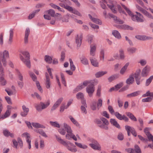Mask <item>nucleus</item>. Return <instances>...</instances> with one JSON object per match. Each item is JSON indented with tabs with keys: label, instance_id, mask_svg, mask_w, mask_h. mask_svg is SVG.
Wrapping results in <instances>:
<instances>
[{
	"label": "nucleus",
	"instance_id": "obj_56",
	"mask_svg": "<svg viewBox=\"0 0 153 153\" xmlns=\"http://www.w3.org/2000/svg\"><path fill=\"white\" fill-rule=\"evenodd\" d=\"M94 36L93 35L88 36H87V41L88 43L91 44L92 42Z\"/></svg>",
	"mask_w": 153,
	"mask_h": 153
},
{
	"label": "nucleus",
	"instance_id": "obj_42",
	"mask_svg": "<svg viewBox=\"0 0 153 153\" xmlns=\"http://www.w3.org/2000/svg\"><path fill=\"white\" fill-rule=\"evenodd\" d=\"M22 136L25 138L26 141L27 140H30V136L29 133L27 132H25L22 135Z\"/></svg>",
	"mask_w": 153,
	"mask_h": 153
},
{
	"label": "nucleus",
	"instance_id": "obj_1",
	"mask_svg": "<svg viewBox=\"0 0 153 153\" xmlns=\"http://www.w3.org/2000/svg\"><path fill=\"white\" fill-rule=\"evenodd\" d=\"M122 6L129 15L131 16V19L133 21H136L137 22H143L144 21V18L141 13L137 12H135L137 15H134L130 9L124 5L122 4Z\"/></svg>",
	"mask_w": 153,
	"mask_h": 153
},
{
	"label": "nucleus",
	"instance_id": "obj_18",
	"mask_svg": "<svg viewBox=\"0 0 153 153\" xmlns=\"http://www.w3.org/2000/svg\"><path fill=\"white\" fill-rule=\"evenodd\" d=\"M14 34V29H11L9 30V38L8 40V43L11 44L13 42V38Z\"/></svg>",
	"mask_w": 153,
	"mask_h": 153
},
{
	"label": "nucleus",
	"instance_id": "obj_26",
	"mask_svg": "<svg viewBox=\"0 0 153 153\" xmlns=\"http://www.w3.org/2000/svg\"><path fill=\"white\" fill-rule=\"evenodd\" d=\"M134 75L130 76L129 78H128L126 81V82L128 84H132L134 81Z\"/></svg>",
	"mask_w": 153,
	"mask_h": 153
},
{
	"label": "nucleus",
	"instance_id": "obj_21",
	"mask_svg": "<svg viewBox=\"0 0 153 153\" xmlns=\"http://www.w3.org/2000/svg\"><path fill=\"white\" fill-rule=\"evenodd\" d=\"M110 122L111 124L113 126H115L118 129H120L121 128L120 125L115 119L112 118L111 119Z\"/></svg>",
	"mask_w": 153,
	"mask_h": 153
},
{
	"label": "nucleus",
	"instance_id": "obj_30",
	"mask_svg": "<svg viewBox=\"0 0 153 153\" xmlns=\"http://www.w3.org/2000/svg\"><path fill=\"white\" fill-rule=\"evenodd\" d=\"M112 34L116 38L118 39H120L121 36L120 33L119 32L116 30H113L112 32Z\"/></svg>",
	"mask_w": 153,
	"mask_h": 153
},
{
	"label": "nucleus",
	"instance_id": "obj_20",
	"mask_svg": "<svg viewBox=\"0 0 153 153\" xmlns=\"http://www.w3.org/2000/svg\"><path fill=\"white\" fill-rule=\"evenodd\" d=\"M90 60L93 66L95 67H98L99 66V62L96 58L93 57H90Z\"/></svg>",
	"mask_w": 153,
	"mask_h": 153
},
{
	"label": "nucleus",
	"instance_id": "obj_13",
	"mask_svg": "<svg viewBox=\"0 0 153 153\" xmlns=\"http://www.w3.org/2000/svg\"><path fill=\"white\" fill-rule=\"evenodd\" d=\"M150 71V67L148 66H146L142 70L141 74L143 76H146L149 74Z\"/></svg>",
	"mask_w": 153,
	"mask_h": 153
},
{
	"label": "nucleus",
	"instance_id": "obj_3",
	"mask_svg": "<svg viewBox=\"0 0 153 153\" xmlns=\"http://www.w3.org/2000/svg\"><path fill=\"white\" fill-rule=\"evenodd\" d=\"M95 87L93 84L91 83L86 88V91L90 97H91L94 91Z\"/></svg>",
	"mask_w": 153,
	"mask_h": 153
},
{
	"label": "nucleus",
	"instance_id": "obj_59",
	"mask_svg": "<svg viewBox=\"0 0 153 153\" xmlns=\"http://www.w3.org/2000/svg\"><path fill=\"white\" fill-rule=\"evenodd\" d=\"M58 132L62 135H65L66 134L65 129L63 128H60L58 130Z\"/></svg>",
	"mask_w": 153,
	"mask_h": 153
},
{
	"label": "nucleus",
	"instance_id": "obj_33",
	"mask_svg": "<svg viewBox=\"0 0 153 153\" xmlns=\"http://www.w3.org/2000/svg\"><path fill=\"white\" fill-rule=\"evenodd\" d=\"M97 102L96 101H94L92 102L91 105V109L93 110H96L97 108Z\"/></svg>",
	"mask_w": 153,
	"mask_h": 153
},
{
	"label": "nucleus",
	"instance_id": "obj_51",
	"mask_svg": "<svg viewBox=\"0 0 153 153\" xmlns=\"http://www.w3.org/2000/svg\"><path fill=\"white\" fill-rule=\"evenodd\" d=\"M29 74L33 80L34 81H36V80L37 79V77L35 74L33 73L30 72H29Z\"/></svg>",
	"mask_w": 153,
	"mask_h": 153
},
{
	"label": "nucleus",
	"instance_id": "obj_63",
	"mask_svg": "<svg viewBox=\"0 0 153 153\" xmlns=\"http://www.w3.org/2000/svg\"><path fill=\"white\" fill-rule=\"evenodd\" d=\"M17 74L18 79L19 80H20L19 81H23V77L22 74L19 72H18Z\"/></svg>",
	"mask_w": 153,
	"mask_h": 153
},
{
	"label": "nucleus",
	"instance_id": "obj_36",
	"mask_svg": "<svg viewBox=\"0 0 153 153\" xmlns=\"http://www.w3.org/2000/svg\"><path fill=\"white\" fill-rule=\"evenodd\" d=\"M105 52L103 49H101L100 51V60L104 61V60Z\"/></svg>",
	"mask_w": 153,
	"mask_h": 153
},
{
	"label": "nucleus",
	"instance_id": "obj_43",
	"mask_svg": "<svg viewBox=\"0 0 153 153\" xmlns=\"http://www.w3.org/2000/svg\"><path fill=\"white\" fill-rule=\"evenodd\" d=\"M60 75L62 82L63 83V84L65 86H66V84L65 80V78L64 75L62 73H60Z\"/></svg>",
	"mask_w": 153,
	"mask_h": 153
},
{
	"label": "nucleus",
	"instance_id": "obj_7",
	"mask_svg": "<svg viewBox=\"0 0 153 153\" xmlns=\"http://www.w3.org/2000/svg\"><path fill=\"white\" fill-rule=\"evenodd\" d=\"M108 2L110 4H107L108 7L114 13H116L117 12V9L115 7L116 2L111 0H108Z\"/></svg>",
	"mask_w": 153,
	"mask_h": 153
},
{
	"label": "nucleus",
	"instance_id": "obj_60",
	"mask_svg": "<svg viewBox=\"0 0 153 153\" xmlns=\"http://www.w3.org/2000/svg\"><path fill=\"white\" fill-rule=\"evenodd\" d=\"M123 85V82H120L118 84H117L115 86L116 88V91H117L119 89L122 87Z\"/></svg>",
	"mask_w": 153,
	"mask_h": 153
},
{
	"label": "nucleus",
	"instance_id": "obj_37",
	"mask_svg": "<svg viewBox=\"0 0 153 153\" xmlns=\"http://www.w3.org/2000/svg\"><path fill=\"white\" fill-rule=\"evenodd\" d=\"M75 144L79 148H82L83 149H86L87 148L88 146H87L85 145H82L81 143H78L77 142H75Z\"/></svg>",
	"mask_w": 153,
	"mask_h": 153
},
{
	"label": "nucleus",
	"instance_id": "obj_31",
	"mask_svg": "<svg viewBox=\"0 0 153 153\" xmlns=\"http://www.w3.org/2000/svg\"><path fill=\"white\" fill-rule=\"evenodd\" d=\"M126 114L131 120H133L135 121L137 120L136 118L130 112H126Z\"/></svg>",
	"mask_w": 153,
	"mask_h": 153
},
{
	"label": "nucleus",
	"instance_id": "obj_25",
	"mask_svg": "<svg viewBox=\"0 0 153 153\" xmlns=\"http://www.w3.org/2000/svg\"><path fill=\"white\" fill-rule=\"evenodd\" d=\"M107 73V72L106 71H99L95 74V76L96 78H99L102 76Z\"/></svg>",
	"mask_w": 153,
	"mask_h": 153
},
{
	"label": "nucleus",
	"instance_id": "obj_45",
	"mask_svg": "<svg viewBox=\"0 0 153 153\" xmlns=\"http://www.w3.org/2000/svg\"><path fill=\"white\" fill-rule=\"evenodd\" d=\"M122 28L125 30H132L133 29V27L126 25H122Z\"/></svg>",
	"mask_w": 153,
	"mask_h": 153
},
{
	"label": "nucleus",
	"instance_id": "obj_44",
	"mask_svg": "<svg viewBox=\"0 0 153 153\" xmlns=\"http://www.w3.org/2000/svg\"><path fill=\"white\" fill-rule=\"evenodd\" d=\"M81 62L84 65L88 64V60L85 57L82 58L81 60Z\"/></svg>",
	"mask_w": 153,
	"mask_h": 153
},
{
	"label": "nucleus",
	"instance_id": "obj_8",
	"mask_svg": "<svg viewBox=\"0 0 153 153\" xmlns=\"http://www.w3.org/2000/svg\"><path fill=\"white\" fill-rule=\"evenodd\" d=\"M69 144L71 146L73 147H75L74 146L73 144L71 143L69 141L66 142L65 144H64V146L66 147L69 150L72 152H75L77 151V150L76 148H72L71 147L68 145Z\"/></svg>",
	"mask_w": 153,
	"mask_h": 153
},
{
	"label": "nucleus",
	"instance_id": "obj_48",
	"mask_svg": "<svg viewBox=\"0 0 153 153\" xmlns=\"http://www.w3.org/2000/svg\"><path fill=\"white\" fill-rule=\"evenodd\" d=\"M130 129V132L132 134V135L135 137H136L137 136V133L134 129V128L130 127V128H129Z\"/></svg>",
	"mask_w": 153,
	"mask_h": 153
},
{
	"label": "nucleus",
	"instance_id": "obj_14",
	"mask_svg": "<svg viewBox=\"0 0 153 153\" xmlns=\"http://www.w3.org/2000/svg\"><path fill=\"white\" fill-rule=\"evenodd\" d=\"M88 16L90 19L94 23L100 25L102 24L101 21L99 19L93 17L90 14H89Z\"/></svg>",
	"mask_w": 153,
	"mask_h": 153
},
{
	"label": "nucleus",
	"instance_id": "obj_24",
	"mask_svg": "<svg viewBox=\"0 0 153 153\" xmlns=\"http://www.w3.org/2000/svg\"><path fill=\"white\" fill-rule=\"evenodd\" d=\"M31 125L34 127L36 128H45V127L42 125L37 123H32Z\"/></svg>",
	"mask_w": 153,
	"mask_h": 153
},
{
	"label": "nucleus",
	"instance_id": "obj_15",
	"mask_svg": "<svg viewBox=\"0 0 153 153\" xmlns=\"http://www.w3.org/2000/svg\"><path fill=\"white\" fill-rule=\"evenodd\" d=\"M30 33V29L29 28H26L24 42L25 44H27L28 42V36Z\"/></svg>",
	"mask_w": 153,
	"mask_h": 153
},
{
	"label": "nucleus",
	"instance_id": "obj_62",
	"mask_svg": "<svg viewBox=\"0 0 153 153\" xmlns=\"http://www.w3.org/2000/svg\"><path fill=\"white\" fill-rule=\"evenodd\" d=\"M10 133V132L7 129H4L3 131V134L6 137H8Z\"/></svg>",
	"mask_w": 153,
	"mask_h": 153
},
{
	"label": "nucleus",
	"instance_id": "obj_55",
	"mask_svg": "<svg viewBox=\"0 0 153 153\" xmlns=\"http://www.w3.org/2000/svg\"><path fill=\"white\" fill-rule=\"evenodd\" d=\"M120 56L121 59H124L125 57L124 51L122 49H120L119 51Z\"/></svg>",
	"mask_w": 153,
	"mask_h": 153
},
{
	"label": "nucleus",
	"instance_id": "obj_28",
	"mask_svg": "<svg viewBox=\"0 0 153 153\" xmlns=\"http://www.w3.org/2000/svg\"><path fill=\"white\" fill-rule=\"evenodd\" d=\"M50 101L48 100L47 102L44 103L42 102H40V105L41 106L42 109H44L46 108L50 105Z\"/></svg>",
	"mask_w": 153,
	"mask_h": 153
},
{
	"label": "nucleus",
	"instance_id": "obj_2",
	"mask_svg": "<svg viewBox=\"0 0 153 153\" xmlns=\"http://www.w3.org/2000/svg\"><path fill=\"white\" fill-rule=\"evenodd\" d=\"M21 53L25 56L26 59H25L23 56L20 54L21 60L26 65L27 67L30 68V55L29 53L26 51H22Z\"/></svg>",
	"mask_w": 153,
	"mask_h": 153
},
{
	"label": "nucleus",
	"instance_id": "obj_64",
	"mask_svg": "<svg viewBox=\"0 0 153 153\" xmlns=\"http://www.w3.org/2000/svg\"><path fill=\"white\" fill-rule=\"evenodd\" d=\"M118 139L120 140H122L123 139L124 136L121 133H119L117 137Z\"/></svg>",
	"mask_w": 153,
	"mask_h": 153
},
{
	"label": "nucleus",
	"instance_id": "obj_58",
	"mask_svg": "<svg viewBox=\"0 0 153 153\" xmlns=\"http://www.w3.org/2000/svg\"><path fill=\"white\" fill-rule=\"evenodd\" d=\"M126 151L128 153H136L134 149L131 148L126 149Z\"/></svg>",
	"mask_w": 153,
	"mask_h": 153
},
{
	"label": "nucleus",
	"instance_id": "obj_5",
	"mask_svg": "<svg viewBox=\"0 0 153 153\" xmlns=\"http://www.w3.org/2000/svg\"><path fill=\"white\" fill-rule=\"evenodd\" d=\"M101 120L103 123L101 125H98V126L106 130L108 129V125L109 124L108 121L105 118L103 117H101L100 118Z\"/></svg>",
	"mask_w": 153,
	"mask_h": 153
},
{
	"label": "nucleus",
	"instance_id": "obj_19",
	"mask_svg": "<svg viewBox=\"0 0 153 153\" xmlns=\"http://www.w3.org/2000/svg\"><path fill=\"white\" fill-rule=\"evenodd\" d=\"M140 93L141 91H137L127 94L126 97H127L129 98L135 97L140 95Z\"/></svg>",
	"mask_w": 153,
	"mask_h": 153
},
{
	"label": "nucleus",
	"instance_id": "obj_27",
	"mask_svg": "<svg viewBox=\"0 0 153 153\" xmlns=\"http://www.w3.org/2000/svg\"><path fill=\"white\" fill-rule=\"evenodd\" d=\"M69 118L74 124L76 126L80 128V125L78 123V122L76 120H75L71 116H69Z\"/></svg>",
	"mask_w": 153,
	"mask_h": 153
},
{
	"label": "nucleus",
	"instance_id": "obj_29",
	"mask_svg": "<svg viewBox=\"0 0 153 153\" xmlns=\"http://www.w3.org/2000/svg\"><path fill=\"white\" fill-rule=\"evenodd\" d=\"M55 136L56 139V140L59 143L62 144L63 145H64V144H65L66 143V142L62 139L59 136L55 135Z\"/></svg>",
	"mask_w": 153,
	"mask_h": 153
},
{
	"label": "nucleus",
	"instance_id": "obj_54",
	"mask_svg": "<svg viewBox=\"0 0 153 153\" xmlns=\"http://www.w3.org/2000/svg\"><path fill=\"white\" fill-rule=\"evenodd\" d=\"M134 150L136 153H141V152L140 148L137 145H135L134 146Z\"/></svg>",
	"mask_w": 153,
	"mask_h": 153
},
{
	"label": "nucleus",
	"instance_id": "obj_40",
	"mask_svg": "<svg viewBox=\"0 0 153 153\" xmlns=\"http://www.w3.org/2000/svg\"><path fill=\"white\" fill-rule=\"evenodd\" d=\"M114 114L116 117L120 120H123V115H122L121 114H120L118 112H116L114 113Z\"/></svg>",
	"mask_w": 153,
	"mask_h": 153
},
{
	"label": "nucleus",
	"instance_id": "obj_23",
	"mask_svg": "<svg viewBox=\"0 0 153 153\" xmlns=\"http://www.w3.org/2000/svg\"><path fill=\"white\" fill-rule=\"evenodd\" d=\"M129 65V63L128 62L125 64L124 66L121 69L120 73L121 75H123L126 72L128 66Z\"/></svg>",
	"mask_w": 153,
	"mask_h": 153
},
{
	"label": "nucleus",
	"instance_id": "obj_9",
	"mask_svg": "<svg viewBox=\"0 0 153 153\" xmlns=\"http://www.w3.org/2000/svg\"><path fill=\"white\" fill-rule=\"evenodd\" d=\"M135 38L138 40L143 41L152 39V37L145 35H137L135 36Z\"/></svg>",
	"mask_w": 153,
	"mask_h": 153
},
{
	"label": "nucleus",
	"instance_id": "obj_6",
	"mask_svg": "<svg viewBox=\"0 0 153 153\" xmlns=\"http://www.w3.org/2000/svg\"><path fill=\"white\" fill-rule=\"evenodd\" d=\"M3 56L2 57L1 56L0 60L1 62H2L3 65L5 66L6 65V59L9 58V52L8 51L5 50L3 52Z\"/></svg>",
	"mask_w": 153,
	"mask_h": 153
},
{
	"label": "nucleus",
	"instance_id": "obj_61",
	"mask_svg": "<svg viewBox=\"0 0 153 153\" xmlns=\"http://www.w3.org/2000/svg\"><path fill=\"white\" fill-rule=\"evenodd\" d=\"M117 77V76L116 75H114L112 76L109 77L108 78V79L109 82H111L113 80H114L115 79H116Z\"/></svg>",
	"mask_w": 153,
	"mask_h": 153
},
{
	"label": "nucleus",
	"instance_id": "obj_49",
	"mask_svg": "<svg viewBox=\"0 0 153 153\" xmlns=\"http://www.w3.org/2000/svg\"><path fill=\"white\" fill-rule=\"evenodd\" d=\"M102 100L101 99H99L98 100L97 103V104L98 110L101 107L102 105Z\"/></svg>",
	"mask_w": 153,
	"mask_h": 153
},
{
	"label": "nucleus",
	"instance_id": "obj_32",
	"mask_svg": "<svg viewBox=\"0 0 153 153\" xmlns=\"http://www.w3.org/2000/svg\"><path fill=\"white\" fill-rule=\"evenodd\" d=\"M36 131L44 137H48L45 133L43 130L41 129H37L36 130Z\"/></svg>",
	"mask_w": 153,
	"mask_h": 153
},
{
	"label": "nucleus",
	"instance_id": "obj_4",
	"mask_svg": "<svg viewBox=\"0 0 153 153\" xmlns=\"http://www.w3.org/2000/svg\"><path fill=\"white\" fill-rule=\"evenodd\" d=\"M136 7L139 11L141 12L146 16L149 18L153 19V16L146 10L137 4L136 5Z\"/></svg>",
	"mask_w": 153,
	"mask_h": 153
},
{
	"label": "nucleus",
	"instance_id": "obj_10",
	"mask_svg": "<svg viewBox=\"0 0 153 153\" xmlns=\"http://www.w3.org/2000/svg\"><path fill=\"white\" fill-rule=\"evenodd\" d=\"M46 79L45 80V85L47 89L51 87V82L48 73H45Z\"/></svg>",
	"mask_w": 153,
	"mask_h": 153
},
{
	"label": "nucleus",
	"instance_id": "obj_16",
	"mask_svg": "<svg viewBox=\"0 0 153 153\" xmlns=\"http://www.w3.org/2000/svg\"><path fill=\"white\" fill-rule=\"evenodd\" d=\"M22 108L23 111L21 113V115L22 117H25L29 111V109L28 108H26L25 105L22 106Z\"/></svg>",
	"mask_w": 153,
	"mask_h": 153
},
{
	"label": "nucleus",
	"instance_id": "obj_50",
	"mask_svg": "<svg viewBox=\"0 0 153 153\" xmlns=\"http://www.w3.org/2000/svg\"><path fill=\"white\" fill-rule=\"evenodd\" d=\"M76 98L79 99H81V100H82L84 98V95L81 92L78 93L76 95Z\"/></svg>",
	"mask_w": 153,
	"mask_h": 153
},
{
	"label": "nucleus",
	"instance_id": "obj_38",
	"mask_svg": "<svg viewBox=\"0 0 153 153\" xmlns=\"http://www.w3.org/2000/svg\"><path fill=\"white\" fill-rule=\"evenodd\" d=\"M45 61L48 63H51L52 62V59L51 57L48 55H45Z\"/></svg>",
	"mask_w": 153,
	"mask_h": 153
},
{
	"label": "nucleus",
	"instance_id": "obj_11",
	"mask_svg": "<svg viewBox=\"0 0 153 153\" xmlns=\"http://www.w3.org/2000/svg\"><path fill=\"white\" fill-rule=\"evenodd\" d=\"M82 35H77L76 38V43L77 45V47L79 48L80 47L82 43Z\"/></svg>",
	"mask_w": 153,
	"mask_h": 153
},
{
	"label": "nucleus",
	"instance_id": "obj_47",
	"mask_svg": "<svg viewBox=\"0 0 153 153\" xmlns=\"http://www.w3.org/2000/svg\"><path fill=\"white\" fill-rule=\"evenodd\" d=\"M11 113L10 111L8 110H6L5 113L2 115L3 116V117L5 119L7 117H8L10 115Z\"/></svg>",
	"mask_w": 153,
	"mask_h": 153
},
{
	"label": "nucleus",
	"instance_id": "obj_57",
	"mask_svg": "<svg viewBox=\"0 0 153 153\" xmlns=\"http://www.w3.org/2000/svg\"><path fill=\"white\" fill-rule=\"evenodd\" d=\"M140 69H138L136 71L134 75V77L135 79L140 78V77H139V75L140 74Z\"/></svg>",
	"mask_w": 153,
	"mask_h": 153
},
{
	"label": "nucleus",
	"instance_id": "obj_35",
	"mask_svg": "<svg viewBox=\"0 0 153 153\" xmlns=\"http://www.w3.org/2000/svg\"><path fill=\"white\" fill-rule=\"evenodd\" d=\"M136 50V48L134 47L129 48L127 49V51L129 54H132L134 53Z\"/></svg>",
	"mask_w": 153,
	"mask_h": 153
},
{
	"label": "nucleus",
	"instance_id": "obj_41",
	"mask_svg": "<svg viewBox=\"0 0 153 153\" xmlns=\"http://www.w3.org/2000/svg\"><path fill=\"white\" fill-rule=\"evenodd\" d=\"M153 79V75L151 76L148 79H147L146 82V86H148L151 83Z\"/></svg>",
	"mask_w": 153,
	"mask_h": 153
},
{
	"label": "nucleus",
	"instance_id": "obj_46",
	"mask_svg": "<svg viewBox=\"0 0 153 153\" xmlns=\"http://www.w3.org/2000/svg\"><path fill=\"white\" fill-rule=\"evenodd\" d=\"M138 63L140 64L141 66H143L146 65L147 61L145 59H141L138 62Z\"/></svg>",
	"mask_w": 153,
	"mask_h": 153
},
{
	"label": "nucleus",
	"instance_id": "obj_53",
	"mask_svg": "<svg viewBox=\"0 0 153 153\" xmlns=\"http://www.w3.org/2000/svg\"><path fill=\"white\" fill-rule=\"evenodd\" d=\"M83 86V85L81 83L77 86V87L75 89V90L76 91H78L84 88Z\"/></svg>",
	"mask_w": 153,
	"mask_h": 153
},
{
	"label": "nucleus",
	"instance_id": "obj_34",
	"mask_svg": "<svg viewBox=\"0 0 153 153\" xmlns=\"http://www.w3.org/2000/svg\"><path fill=\"white\" fill-rule=\"evenodd\" d=\"M50 124L53 126L59 128L60 127V126L59 123L57 121L52 122L50 121Z\"/></svg>",
	"mask_w": 153,
	"mask_h": 153
},
{
	"label": "nucleus",
	"instance_id": "obj_52",
	"mask_svg": "<svg viewBox=\"0 0 153 153\" xmlns=\"http://www.w3.org/2000/svg\"><path fill=\"white\" fill-rule=\"evenodd\" d=\"M48 13L52 17H54L55 16V12L52 9H50L48 11Z\"/></svg>",
	"mask_w": 153,
	"mask_h": 153
},
{
	"label": "nucleus",
	"instance_id": "obj_22",
	"mask_svg": "<svg viewBox=\"0 0 153 153\" xmlns=\"http://www.w3.org/2000/svg\"><path fill=\"white\" fill-rule=\"evenodd\" d=\"M63 127L65 130V131H66L67 133L70 134L72 132V130L71 127L67 123H64L63 124Z\"/></svg>",
	"mask_w": 153,
	"mask_h": 153
},
{
	"label": "nucleus",
	"instance_id": "obj_12",
	"mask_svg": "<svg viewBox=\"0 0 153 153\" xmlns=\"http://www.w3.org/2000/svg\"><path fill=\"white\" fill-rule=\"evenodd\" d=\"M96 49V46L95 45H90V54L91 56H94L95 55V52Z\"/></svg>",
	"mask_w": 153,
	"mask_h": 153
},
{
	"label": "nucleus",
	"instance_id": "obj_17",
	"mask_svg": "<svg viewBox=\"0 0 153 153\" xmlns=\"http://www.w3.org/2000/svg\"><path fill=\"white\" fill-rule=\"evenodd\" d=\"M89 145L93 149L98 150H101V146L98 143L96 144H89Z\"/></svg>",
	"mask_w": 153,
	"mask_h": 153
},
{
	"label": "nucleus",
	"instance_id": "obj_39",
	"mask_svg": "<svg viewBox=\"0 0 153 153\" xmlns=\"http://www.w3.org/2000/svg\"><path fill=\"white\" fill-rule=\"evenodd\" d=\"M69 60L70 63V68L73 71H74L75 70L76 67L73 64V62L71 59H70Z\"/></svg>",
	"mask_w": 153,
	"mask_h": 153
}]
</instances>
